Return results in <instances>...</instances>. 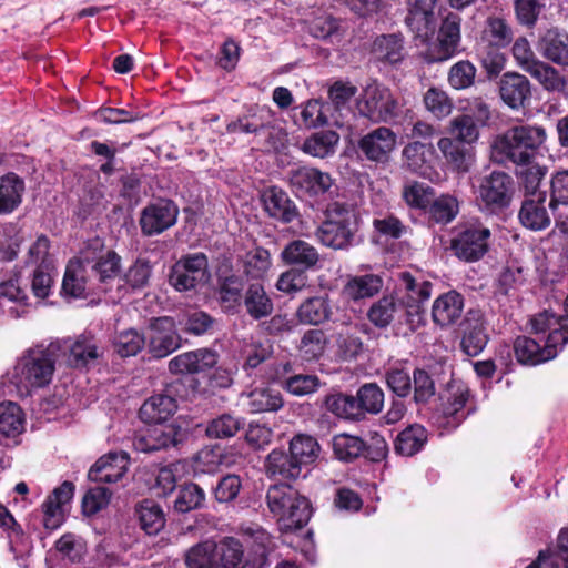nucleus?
I'll return each instance as SVG.
<instances>
[{
	"label": "nucleus",
	"instance_id": "nucleus-1",
	"mask_svg": "<svg viewBox=\"0 0 568 568\" xmlns=\"http://www.w3.org/2000/svg\"><path fill=\"white\" fill-rule=\"evenodd\" d=\"M532 331L546 334L545 345L527 336L515 339L514 352L519 363L538 365L555 358L561 347L568 343V316L557 317L552 312L545 311L531 320Z\"/></svg>",
	"mask_w": 568,
	"mask_h": 568
},
{
	"label": "nucleus",
	"instance_id": "nucleus-2",
	"mask_svg": "<svg viewBox=\"0 0 568 568\" xmlns=\"http://www.w3.org/2000/svg\"><path fill=\"white\" fill-rule=\"evenodd\" d=\"M546 139V130L541 126L516 125L494 139L491 156L500 164L528 165Z\"/></svg>",
	"mask_w": 568,
	"mask_h": 568
},
{
	"label": "nucleus",
	"instance_id": "nucleus-3",
	"mask_svg": "<svg viewBox=\"0 0 568 568\" xmlns=\"http://www.w3.org/2000/svg\"><path fill=\"white\" fill-rule=\"evenodd\" d=\"M55 371V359L50 348L42 345L26 349L17 359L10 381L21 395L48 386Z\"/></svg>",
	"mask_w": 568,
	"mask_h": 568
},
{
	"label": "nucleus",
	"instance_id": "nucleus-4",
	"mask_svg": "<svg viewBox=\"0 0 568 568\" xmlns=\"http://www.w3.org/2000/svg\"><path fill=\"white\" fill-rule=\"evenodd\" d=\"M266 503L270 511L277 518L284 530L302 528L312 516L310 501L287 484L270 486L266 493Z\"/></svg>",
	"mask_w": 568,
	"mask_h": 568
},
{
	"label": "nucleus",
	"instance_id": "nucleus-5",
	"mask_svg": "<svg viewBox=\"0 0 568 568\" xmlns=\"http://www.w3.org/2000/svg\"><path fill=\"white\" fill-rule=\"evenodd\" d=\"M357 225L354 209L336 202L327 207L326 220L318 226L316 237L327 247L345 250L353 244Z\"/></svg>",
	"mask_w": 568,
	"mask_h": 568
},
{
	"label": "nucleus",
	"instance_id": "nucleus-6",
	"mask_svg": "<svg viewBox=\"0 0 568 568\" xmlns=\"http://www.w3.org/2000/svg\"><path fill=\"white\" fill-rule=\"evenodd\" d=\"M459 114L448 124V133L467 145L475 144L480 136V130L491 119L490 105L479 97L465 99L459 102Z\"/></svg>",
	"mask_w": 568,
	"mask_h": 568
},
{
	"label": "nucleus",
	"instance_id": "nucleus-7",
	"mask_svg": "<svg viewBox=\"0 0 568 568\" xmlns=\"http://www.w3.org/2000/svg\"><path fill=\"white\" fill-rule=\"evenodd\" d=\"M511 54L516 64L529 73L547 91L565 93L568 95L566 77L546 62L537 59L529 41L525 37L515 40Z\"/></svg>",
	"mask_w": 568,
	"mask_h": 568
},
{
	"label": "nucleus",
	"instance_id": "nucleus-8",
	"mask_svg": "<svg viewBox=\"0 0 568 568\" xmlns=\"http://www.w3.org/2000/svg\"><path fill=\"white\" fill-rule=\"evenodd\" d=\"M514 194L511 176L501 171H494L484 176L476 192V201L481 209L495 213L507 207Z\"/></svg>",
	"mask_w": 568,
	"mask_h": 568
},
{
	"label": "nucleus",
	"instance_id": "nucleus-9",
	"mask_svg": "<svg viewBox=\"0 0 568 568\" xmlns=\"http://www.w3.org/2000/svg\"><path fill=\"white\" fill-rule=\"evenodd\" d=\"M398 103L390 90L377 82L368 83L357 101L358 112L372 121L387 122L396 116Z\"/></svg>",
	"mask_w": 568,
	"mask_h": 568
},
{
	"label": "nucleus",
	"instance_id": "nucleus-10",
	"mask_svg": "<svg viewBox=\"0 0 568 568\" xmlns=\"http://www.w3.org/2000/svg\"><path fill=\"white\" fill-rule=\"evenodd\" d=\"M207 258L203 253L187 255L176 262L170 274V284L180 292L195 288L199 283L205 282Z\"/></svg>",
	"mask_w": 568,
	"mask_h": 568
},
{
	"label": "nucleus",
	"instance_id": "nucleus-11",
	"mask_svg": "<svg viewBox=\"0 0 568 568\" xmlns=\"http://www.w3.org/2000/svg\"><path fill=\"white\" fill-rule=\"evenodd\" d=\"M178 206L170 200H159L146 205L140 217L141 231L146 236L163 233L176 223Z\"/></svg>",
	"mask_w": 568,
	"mask_h": 568
},
{
	"label": "nucleus",
	"instance_id": "nucleus-12",
	"mask_svg": "<svg viewBox=\"0 0 568 568\" xmlns=\"http://www.w3.org/2000/svg\"><path fill=\"white\" fill-rule=\"evenodd\" d=\"M490 230L483 225H471L463 230L453 240L455 254L465 261L471 262L481 258L488 250Z\"/></svg>",
	"mask_w": 568,
	"mask_h": 568
},
{
	"label": "nucleus",
	"instance_id": "nucleus-13",
	"mask_svg": "<svg viewBox=\"0 0 568 568\" xmlns=\"http://www.w3.org/2000/svg\"><path fill=\"white\" fill-rule=\"evenodd\" d=\"M468 399L469 389L464 382L454 379L447 384L440 400L443 417L448 428L457 427L465 419L464 409Z\"/></svg>",
	"mask_w": 568,
	"mask_h": 568
},
{
	"label": "nucleus",
	"instance_id": "nucleus-14",
	"mask_svg": "<svg viewBox=\"0 0 568 568\" xmlns=\"http://www.w3.org/2000/svg\"><path fill=\"white\" fill-rule=\"evenodd\" d=\"M180 346V338L171 317L155 318L149 329V349L154 357H165Z\"/></svg>",
	"mask_w": 568,
	"mask_h": 568
},
{
	"label": "nucleus",
	"instance_id": "nucleus-15",
	"mask_svg": "<svg viewBox=\"0 0 568 568\" xmlns=\"http://www.w3.org/2000/svg\"><path fill=\"white\" fill-rule=\"evenodd\" d=\"M396 144V134L386 126H379L368 132L358 142L361 151L374 162L387 161Z\"/></svg>",
	"mask_w": 568,
	"mask_h": 568
},
{
	"label": "nucleus",
	"instance_id": "nucleus-16",
	"mask_svg": "<svg viewBox=\"0 0 568 568\" xmlns=\"http://www.w3.org/2000/svg\"><path fill=\"white\" fill-rule=\"evenodd\" d=\"M290 183L297 193L318 195L331 189L333 179L318 169L302 166L291 172Z\"/></svg>",
	"mask_w": 568,
	"mask_h": 568
},
{
	"label": "nucleus",
	"instance_id": "nucleus-17",
	"mask_svg": "<svg viewBox=\"0 0 568 568\" xmlns=\"http://www.w3.org/2000/svg\"><path fill=\"white\" fill-rule=\"evenodd\" d=\"M462 18L455 12H448L442 20L438 34V50L435 61H446L453 58L457 52L462 40L460 34Z\"/></svg>",
	"mask_w": 568,
	"mask_h": 568
},
{
	"label": "nucleus",
	"instance_id": "nucleus-18",
	"mask_svg": "<svg viewBox=\"0 0 568 568\" xmlns=\"http://www.w3.org/2000/svg\"><path fill=\"white\" fill-rule=\"evenodd\" d=\"M514 39L510 23L501 16L491 14L484 21L479 38V48H506Z\"/></svg>",
	"mask_w": 568,
	"mask_h": 568
},
{
	"label": "nucleus",
	"instance_id": "nucleus-19",
	"mask_svg": "<svg viewBox=\"0 0 568 568\" xmlns=\"http://www.w3.org/2000/svg\"><path fill=\"white\" fill-rule=\"evenodd\" d=\"M216 363V353L200 348L173 357L169 362V371L173 374H196L213 367Z\"/></svg>",
	"mask_w": 568,
	"mask_h": 568
},
{
	"label": "nucleus",
	"instance_id": "nucleus-20",
	"mask_svg": "<svg viewBox=\"0 0 568 568\" xmlns=\"http://www.w3.org/2000/svg\"><path fill=\"white\" fill-rule=\"evenodd\" d=\"M466 144L453 136H443L437 141L445 162L453 171L467 173L475 162L474 152L465 146Z\"/></svg>",
	"mask_w": 568,
	"mask_h": 568
},
{
	"label": "nucleus",
	"instance_id": "nucleus-21",
	"mask_svg": "<svg viewBox=\"0 0 568 568\" xmlns=\"http://www.w3.org/2000/svg\"><path fill=\"white\" fill-rule=\"evenodd\" d=\"M73 493V484L64 481L47 498L43 504L45 528L55 529L63 523L67 506L72 499Z\"/></svg>",
	"mask_w": 568,
	"mask_h": 568
},
{
	"label": "nucleus",
	"instance_id": "nucleus-22",
	"mask_svg": "<svg viewBox=\"0 0 568 568\" xmlns=\"http://www.w3.org/2000/svg\"><path fill=\"white\" fill-rule=\"evenodd\" d=\"M499 94L508 106L519 109L531 95L530 82L518 72H506L499 81Z\"/></svg>",
	"mask_w": 568,
	"mask_h": 568
},
{
	"label": "nucleus",
	"instance_id": "nucleus-23",
	"mask_svg": "<svg viewBox=\"0 0 568 568\" xmlns=\"http://www.w3.org/2000/svg\"><path fill=\"white\" fill-rule=\"evenodd\" d=\"M128 465L125 453H111L98 459L88 476L92 481L116 483L126 473Z\"/></svg>",
	"mask_w": 568,
	"mask_h": 568
},
{
	"label": "nucleus",
	"instance_id": "nucleus-24",
	"mask_svg": "<svg viewBox=\"0 0 568 568\" xmlns=\"http://www.w3.org/2000/svg\"><path fill=\"white\" fill-rule=\"evenodd\" d=\"M546 194L544 192L528 195L519 210L520 223L532 231H540L550 225V216L545 206Z\"/></svg>",
	"mask_w": 568,
	"mask_h": 568
},
{
	"label": "nucleus",
	"instance_id": "nucleus-25",
	"mask_svg": "<svg viewBox=\"0 0 568 568\" xmlns=\"http://www.w3.org/2000/svg\"><path fill=\"white\" fill-rule=\"evenodd\" d=\"M436 0H407L406 24L418 37L427 38L434 30V7Z\"/></svg>",
	"mask_w": 568,
	"mask_h": 568
},
{
	"label": "nucleus",
	"instance_id": "nucleus-26",
	"mask_svg": "<svg viewBox=\"0 0 568 568\" xmlns=\"http://www.w3.org/2000/svg\"><path fill=\"white\" fill-rule=\"evenodd\" d=\"M175 430L171 426L156 425L139 433L133 438V447L138 452L152 453L174 446L176 444Z\"/></svg>",
	"mask_w": 568,
	"mask_h": 568
},
{
	"label": "nucleus",
	"instance_id": "nucleus-27",
	"mask_svg": "<svg viewBox=\"0 0 568 568\" xmlns=\"http://www.w3.org/2000/svg\"><path fill=\"white\" fill-rule=\"evenodd\" d=\"M264 211L270 217L277 221L290 223L296 215L297 211L288 195L277 187H270L262 193L261 196Z\"/></svg>",
	"mask_w": 568,
	"mask_h": 568
},
{
	"label": "nucleus",
	"instance_id": "nucleus-28",
	"mask_svg": "<svg viewBox=\"0 0 568 568\" xmlns=\"http://www.w3.org/2000/svg\"><path fill=\"white\" fill-rule=\"evenodd\" d=\"M463 307L464 300L457 292L442 294L433 304V320L439 326H449L459 320Z\"/></svg>",
	"mask_w": 568,
	"mask_h": 568
},
{
	"label": "nucleus",
	"instance_id": "nucleus-29",
	"mask_svg": "<svg viewBox=\"0 0 568 568\" xmlns=\"http://www.w3.org/2000/svg\"><path fill=\"white\" fill-rule=\"evenodd\" d=\"M90 278L91 274L83 256L71 260L65 268L62 293L74 298L83 297Z\"/></svg>",
	"mask_w": 568,
	"mask_h": 568
},
{
	"label": "nucleus",
	"instance_id": "nucleus-30",
	"mask_svg": "<svg viewBox=\"0 0 568 568\" xmlns=\"http://www.w3.org/2000/svg\"><path fill=\"white\" fill-rule=\"evenodd\" d=\"M538 50L544 58L555 64L568 65V36L556 29L547 30L538 41Z\"/></svg>",
	"mask_w": 568,
	"mask_h": 568
},
{
	"label": "nucleus",
	"instance_id": "nucleus-31",
	"mask_svg": "<svg viewBox=\"0 0 568 568\" xmlns=\"http://www.w3.org/2000/svg\"><path fill=\"white\" fill-rule=\"evenodd\" d=\"M308 32L322 41L338 43L345 36L346 27L343 20L332 14H321L310 21Z\"/></svg>",
	"mask_w": 568,
	"mask_h": 568
},
{
	"label": "nucleus",
	"instance_id": "nucleus-32",
	"mask_svg": "<svg viewBox=\"0 0 568 568\" xmlns=\"http://www.w3.org/2000/svg\"><path fill=\"white\" fill-rule=\"evenodd\" d=\"M176 408L174 398L159 394L144 402L140 408V417L145 423L162 424L175 413Z\"/></svg>",
	"mask_w": 568,
	"mask_h": 568
},
{
	"label": "nucleus",
	"instance_id": "nucleus-33",
	"mask_svg": "<svg viewBox=\"0 0 568 568\" xmlns=\"http://www.w3.org/2000/svg\"><path fill=\"white\" fill-rule=\"evenodd\" d=\"M24 182L14 173L0 178V215L13 212L22 202Z\"/></svg>",
	"mask_w": 568,
	"mask_h": 568
},
{
	"label": "nucleus",
	"instance_id": "nucleus-34",
	"mask_svg": "<svg viewBox=\"0 0 568 568\" xmlns=\"http://www.w3.org/2000/svg\"><path fill=\"white\" fill-rule=\"evenodd\" d=\"M332 314L327 295L306 298L297 308L296 316L303 324L318 325L326 322Z\"/></svg>",
	"mask_w": 568,
	"mask_h": 568
},
{
	"label": "nucleus",
	"instance_id": "nucleus-35",
	"mask_svg": "<svg viewBox=\"0 0 568 568\" xmlns=\"http://www.w3.org/2000/svg\"><path fill=\"white\" fill-rule=\"evenodd\" d=\"M141 529L148 535H158L165 526V514L154 500L144 499L135 508Z\"/></svg>",
	"mask_w": 568,
	"mask_h": 568
},
{
	"label": "nucleus",
	"instance_id": "nucleus-36",
	"mask_svg": "<svg viewBox=\"0 0 568 568\" xmlns=\"http://www.w3.org/2000/svg\"><path fill=\"white\" fill-rule=\"evenodd\" d=\"M372 54L381 61L397 63L404 58V42L399 34H381L372 43Z\"/></svg>",
	"mask_w": 568,
	"mask_h": 568
},
{
	"label": "nucleus",
	"instance_id": "nucleus-37",
	"mask_svg": "<svg viewBox=\"0 0 568 568\" xmlns=\"http://www.w3.org/2000/svg\"><path fill=\"white\" fill-rule=\"evenodd\" d=\"M382 278L374 274L351 277L343 288L346 298L358 301L374 296L382 288Z\"/></svg>",
	"mask_w": 568,
	"mask_h": 568
},
{
	"label": "nucleus",
	"instance_id": "nucleus-38",
	"mask_svg": "<svg viewBox=\"0 0 568 568\" xmlns=\"http://www.w3.org/2000/svg\"><path fill=\"white\" fill-rule=\"evenodd\" d=\"M265 469L268 476L295 479L300 476L302 467L295 458H293L291 453L286 455L282 450H273L266 458Z\"/></svg>",
	"mask_w": 568,
	"mask_h": 568
},
{
	"label": "nucleus",
	"instance_id": "nucleus-39",
	"mask_svg": "<svg viewBox=\"0 0 568 568\" xmlns=\"http://www.w3.org/2000/svg\"><path fill=\"white\" fill-rule=\"evenodd\" d=\"M427 442V430L419 424H413L397 435L395 449L403 456H413Z\"/></svg>",
	"mask_w": 568,
	"mask_h": 568
},
{
	"label": "nucleus",
	"instance_id": "nucleus-40",
	"mask_svg": "<svg viewBox=\"0 0 568 568\" xmlns=\"http://www.w3.org/2000/svg\"><path fill=\"white\" fill-rule=\"evenodd\" d=\"M281 256L287 264L302 265L306 268L313 267L320 258L317 250L302 240L287 244L282 251Z\"/></svg>",
	"mask_w": 568,
	"mask_h": 568
},
{
	"label": "nucleus",
	"instance_id": "nucleus-41",
	"mask_svg": "<svg viewBox=\"0 0 568 568\" xmlns=\"http://www.w3.org/2000/svg\"><path fill=\"white\" fill-rule=\"evenodd\" d=\"M243 556L242 545L234 538L214 542L213 568H236Z\"/></svg>",
	"mask_w": 568,
	"mask_h": 568
},
{
	"label": "nucleus",
	"instance_id": "nucleus-42",
	"mask_svg": "<svg viewBox=\"0 0 568 568\" xmlns=\"http://www.w3.org/2000/svg\"><path fill=\"white\" fill-rule=\"evenodd\" d=\"M244 305L247 313L255 320L268 316L273 311V303L261 284H252L246 291Z\"/></svg>",
	"mask_w": 568,
	"mask_h": 568
},
{
	"label": "nucleus",
	"instance_id": "nucleus-43",
	"mask_svg": "<svg viewBox=\"0 0 568 568\" xmlns=\"http://www.w3.org/2000/svg\"><path fill=\"white\" fill-rule=\"evenodd\" d=\"M83 258L91 276H97L101 283H105L119 274L120 257L114 252L108 251L92 261L87 255Z\"/></svg>",
	"mask_w": 568,
	"mask_h": 568
},
{
	"label": "nucleus",
	"instance_id": "nucleus-44",
	"mask_svg": "<svg viewBox=\"0 0 568 568\" xmlns=\"http://www.w3.org/2000/svg\"><path fill=\"white\" fill-rule=\"evenodd\" d=\"M290 453L302 467L316 460L320 453V445L314 437L300 434L292 438Z\"/></svg>",
	"mask_w": 568,
	"mask_h": 568
},
{
	"label": "nucleus",
	"instance_id": "nucleus-45",
	"mask_svg": "<svg viewBox=\"0 0 568 568\" xmlns=\"http://www.w3.org/2000/svg\"><path fill=\"white\" fill-rule=\"evenodd\" d=\"M339 136L334 131L315 133L305 140L303 151L315 158H326L334 153Z\"/></svg>",
	"mask_w": 568,
	"mask_h": 568
},
{
	"label": "nucleus",
	"instance_id": "nucleus-46",
	"mask_svg": "<svg viewBox=\"0 0 568 568\" xmlns=\"http://www.w3.org/2000/svg\"><path fill=\"white\" fill-rule=\"evenodd\" d=\"M247 405L252 413L273 412L283 406V399L276 390L255 388L247 395Z\"/></svg>",
	"mask_w": 568,
	"mask_h": 568
},
{
	"label": "nucleus",
	"instance_id": "nucleus-47",
	"mask_svg": "<svg viewBox=\"0 0 568 568\" xmlns=\"http://www.w3.org/2000/svg\"><path fill=\"white\" fill-rule=\"evenodd\" d=\"M24 427L21 408L12 402L0 404V433L6 436L20 434Z\"/></svg>",
	"mask_w": 568,
	"mask_h": 568
},
{
	"label": "nucleus",
	"instance_id": "nucleus-48",
	"mask_svg": "<svg viewBox=\"0 0 568 568\" xmlns=\"http://www.w3.org/2000/svg\"><path fill=\"white\" fill-rule=\"evenodd\" d=\"M69 362L75 367H83L99 357L98 346L92 337L80 336L69 346Z\"/></svg>",
	"mask_w": 568,
	"mask_h": 568
},
{
	"label": "nucleus",
	"instance_id": "nucleus-49",
	"mask_svg": "<svg viewBox=\"0 0 568 568\" xmlns=\"http://www.w3.org/2000/svg\"><path fill=\"white\" fill-rule=\"evenodd\" d=\"M326 336L322 329H308L302 336L298 352L303 359L315 361L318 359L326 348Z\"/></svg>",
	"mask_w": 568,
	"mask_h": 568
},
{
	"label": "nucleus",
	"instance_id": "nucleus-50",
	"mask_svg": "<svg viewBox=\"0 0 568 568\" xmlns=\"http://www.w3.org/2000/svg\"><path fill=\"white\" fill-rule=\"evenodd\" d=\"M397 308L394 296H383L369 307L367 317L376 327L385 328L393 322Z\"/></svg>",
	"mask_w": 568,
	"mask_h": 568
},
{
	"label": "nucleus",
	"instance_id": "nucleus-51",
	"mask_svg": "<svg viewBox=\"0 0 568 568\" xmlns=\"http://www.w3.org/2000/svg\"><path fill=\"white\" fill-rule=\"evenodd\" d=\"M273 353L272 344L268 339L250 338L242 346V355L245 358V368H255L262 362L266 361Z\"/></svg>",
	"mask_w": 568,
	"mask_h": 568
},
{
	"label": "nucleus",
	"instance_id": "nucleus-52",
	"mask_svg": "<svg viewBox=\"0 0 568 568\" xmlns=\"http://www.w3.org/2000/svg\"><path fill=\"white\" fill-rule=\"evenodd\" d=\"M488 336L484 323L476 320L474 324H468L464 331L462 346L469 356H477L487 345Z\"/></svg>",
	"mask_w": 568,
	"mask_h": 568
},
{
	"label": "nucleus",
	"instance_id": "nucleus-53",
	"mask_svg": "<svg viewBox=\"0 0 568 568\" xmlns=\"http://www.w3.org/2000/svg\"><path fill=\"white\" fill-rule=\"evenodd\" d=\"M423 101L426 110L439 120L447 118L454 108L453 101L446 91L438 88L428 89Z\"/></svg>",
	"mask_w": 568,
	"mask_h": 568
},
{
	"label": "nucleus",
	"instance_id": "nucleus-54",
	"mask_svg": "<svg viewBox=\"0 0 568 568\" xmlns=\"http://www.w3.org/2000/svg\"><path fill=\"white\" fill-rule=\"evenodd\" d=\"M364 442L348 434H338L333 438V450L335 456L343 462H351L357 458L364 450Z\"/></svg>",
	"mask_w": 568,
	"mask_h": 568
},
{
	"label": "nucleus",
	"instance_id": "nucleus-55",
	"mask_svg": "<svg viewBox=\"0 0 568 568\" xmlns=\"http://www.w3.org/2000/svg\"><path fill=\"white\" fill-rule=\"evenodd\" d=\"M434 196V190L425 183L409 182L403 189V199L410 207L426 209L433 202Z\"/></svg>",
	"mask_w": 568,
	"mask_h": 568
},
{
	"label": "nucleus",
	"instance_id": "nucleus-56",
	"mask_svg": "<svg viewBox=\"0 0 568 568\" xmlns=\"http://www.w3.org/2000/svg\"><path fill=\"white\" fill-rule=\"evenodd\" d=\"M357 412L359 409L371 414H377L384 406V393L376 384L363 385L356 396Z\"/></svg>",
	"mask_w": 568,
	"mask_h": 568
},
{
	"label": "nucleus",
	"instance_id": "nucleus-57",
	"mask_svg": "<svg viewBox=\"0 0 568 568\" xmlns=\"http://www.w3.org/2000/svg\"><path fill=\"white\" fill-rule=\"evenodd\" d=\"M272 266L271 255L267 250L256 247L246 253L244 271L252 278H263Z\"/></svg>",
	"mask_w": 568,
	"mask_h": 568
},
{
	"label": "nucleus",
	"instance_id": "nucleus-58",
	"mask_svg": "<svg viewBox=\"0 0 568 568\" xmlns=\"http://www.w3.org/2000/svg\"><path fill=\"white\" fill-rule=\"evenodd\" d=\"M144 344V337L135 329L120 332L113 342L115 352L122 357L136 355Z\"/></svg>",
	"mask_w": 568,
	"mask_h": 568
},
{
	"label": "nucleus",
	"instance_id": "nucleus-59",
	"mask_svg": "<svg viewBox=\"0 0 568 568\" xmlns=\"http://www.w3.org/2000/svg\"><path fill=\"white\" fill-rule=\"evenodd\" d=\"M476 77V68L468 60L456 62L448 72V83L456 90L469 88Z\"/></svg>",
	"mask_w": 568,
	"mask_h": 568
},
{
	"label": "nucleus",
	"instance_id": "nucleus-60",
	"mask_svg": "<svg viewBox=\"0 0 568 568\" xmlns=\"http://www.w3.org/2000/svg\"><path fill=\"white\" fill-rule=\"evenodd\" d=\"M187 568H213L214 542L204 541L193 546L185 555Z\"/></svg>",
	"mask_w": 568,
	"mask_h": 568
},
{
	"label": "nucleus",
	"instance_id": "nucleus-61",
	"mask_svg": "<svg viewBox=\"0 0 568 568\" xmlns=\"http://www.w3.org/2000/svg\"><path fill=\"white\" fill-rule=\"evenodd\" d=\"M525 283L524 270L521 266L511 264L501 270L497 278V292L509 295Z\"/></svg>",
	"mask_w": 568,
	"mask_h": 568
},
{
	"label": "nucleus",
	"instance_id": "nucleus-62",
	"mask_svg": "<svg viewBox=\"0 0 568 568\" xmlns=\"http://www.w3.org/2000/svg\"><path fill=\"white\" fill-rule=\"evenodd\" d=\"M427 146L420 142L408 143L402 152L403 164L414 173L424 174Z\"/></svg>",
	"mask_w": 568,
	"mask_h": 568
},
{
	"label": "nucleus",
	"instance_id": "nucleus-63",
	"mask_svg": "<svg viewBox=\"0 0 568 568\" xmlns=\"http://www.w3.org/2000/svg\"><path fill=\"white\" fill-rule=\"evenodd\" d=\"M242 423L232 415L224 414L213 419L206 427V435L212 438H229L234 436Z\"/></svg>",
	"mask_w": 568,
	"mask_h": 568
},
{
	"label": "nucleus",
	"instance_id": "nucleus-64",
	"mask_svg": "<svg viewBox=\"0 0 568 568\" xmlns=\"http://www.w3.org/2000/svg\"><path fill=\"white\" fill-rule=\"evenodd\" d=\"M559 205H568V170L558 171L550 179L549 207L555 211Z\"/></svg>",
	"mask_w": 568,
	"mask_h": 568
}]
</instances>
